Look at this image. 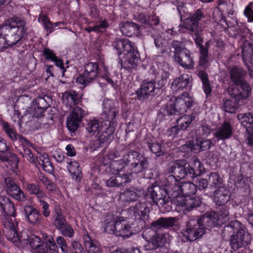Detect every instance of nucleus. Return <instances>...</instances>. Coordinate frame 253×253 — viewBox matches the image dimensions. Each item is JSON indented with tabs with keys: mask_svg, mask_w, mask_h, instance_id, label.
Listing matches in <instances>:
<instances>
[{
	"mask_svg": "<svg viewBox=\"0 0 253 253\" xmlns=\"http://www.w3.org/2000/svg\"><path fill=\"white\" fill-rule=\"evenodd\" d=\"M169 178L174 180L173 190L177 195L175 196L174 203L178 212L189 211L199 205V200L190 197L196 193L197 190V186L193 183L176 181L173 176H169Z\"/></svg>",
	"mask_w": 253,
	"mask_h": 253,
	"instance_id": "f257e3e1",
	"label": "nucleus"
},
{
	"mask_svg": "<svg viewBox=\"0 0 253 253\" xmlns=\"http://www.w3.org/2000/svg\"><path fill=\"white\" fill-rule=\"evenodd\" d=\"M83 72L76 79V82L84 87L90 85L98 79L103 81L102 84L115 87L116 84L111 78L108 68L104 65H99L97 62H90L84 66Z\"/></svg>",
	"mask_w": 253,
	"mask_h": 253,
	"instance_id": "f03ea898",
	"label": "nucleus"
},
{
	"mask_svg": "<svg viewBox=\"0 0 253 253\" xmlns=\"http://www.w3.org/2000/svg\"><path fill=\"white\" fill-rule=\"evenodd\" d=\"M119 57L122 68L129 71L134 69L140 60V54L135 44L129 40L122 39L113 43Z\"/></svg>",
	"mask_w": 253,
	"mask_h": 253,
	"instance_id": "7ed1b4c3",
	"label": "nucleus"
},
{
	"mask_svg": "<svg viewBox=\"0 0 253 253\" xmlns=\"http://www.w3.org/2000/svg\"><path fill=\"white\" fill-rule=\"evenodd\" d=\"M226 232H233L230 236V245L234 251L245 247L251 241V235L247 232L246 227L236 220L231 221L225 227L223 233Z\"/></svg>",
	"mask_w": 253,
	"mask_h": 253,
	"instance_id": "20e7f679",
	"label": "nucleus"
},
{
	"mask_svg": "<svg viewBox=\"0 0 253 253\" xmlns=\"http://www.w3.org/2000/svg\"><path fill=\"white\" fill-rule=\"evenodd\" d=\"M3 223L5 236L8 241L18 248H23L27 246V235L24 233L20 235L18 233L16 229L17 223L13 219L9 217L5 218Z\"/></svg>",
	"mask_w": 253,
	"mask_h": 253,
	"instance_id": "39448f33",
	"label": "nucleus"
},
{
	"mask_svg": "<svg viewBox=\"0 0 253 253\" xmlns=\"http://www.w3.org/2000/svg\"><path fill=\"white\" fill-rule=\"evenodd\" d=\"M27 245L30 244L35 253H59L58 248L55 241L51 236H47L46 242L35 235L29 237L27 235Z\"/></svg>",
	"mask_w": 253,
	"mask_h": 253,
	"instance_id": "423d86ee",
	"label": "nucleus"
},
{
	"mask_svg": "<svg viewBox=\"0 0 253 253\" xmlns=\"http://www.w3.org/2000/svg\"><path fill=\"white\" fill-rule=\"evenodd\" d=\"M175 170L181 172L184 177L185 174L189 175L191 178L196 177L202 174L205 171L203 165L198 159H191L187 163L185 159H177L175 162Z\"/></svg>",
	"mask_w": 253,
	"mask_h": 253,
	"instance_id": "0eeeda50",
	"label": "nucleus"
},
{
	"mask_svg": "<svg viewBox=\"0 0 253 253\" xmlns=\"http://www.w3.org/2000/svg\"><path fill=\"white\" fill-rule=\"evenodd\" d=\"M204 224L203 216L200 218L191 219L187 221L186 228L181 233L187 240L194 241L201 237L205 233Z\"/></svg>",
	"mask_w": 253,
	"mask_h": 253,
	"instance_id": "6e6552de",
	"label": "nucleus"
},
{
	"mask_svg": "<svg viewBox=\"0 0 253 253\" xmlns=\"http://www.w3.org/2000/svg\"><path fill=\"white\" fill-rule=\"evenodd\" d=\"M151 80L154 82L158 88L162 91V88L167 84L169 75V71H166L163 68V63L154 61L150 65L148 70Z\"/></svg>",
	"mask_w": 253,
	"mask_h": 253,
	"instance_id": "1a4fd4ad",
	"label": "nucleus"
},
{
	"mask_svg": "<svg viewBox=\"0 0 253 253\" xmlns=\"http://www.w3.org/2000/svg\"><path fill=\"white\" fill-rule=\"evenodd\" d=\"M212 142L211 140L206 139L204 137L198 136L196 134L195 139L193 143H189V145H184L180 147L182 152L184 151L185 153L183 156L184 158H197L192 153H195L194 150L198 149V151H204L208 150L211 146Z\"/></svg>",
	"mask_w": 253,
	"mask_h": 253,
	"instance_id": "9d476101",
	"label": "nucleus"
},
{
	"mask_svg": "<svg viewBox=\"0 0 253 253\" xmlns=\"http://www.w3.org/2000/svg\"><path fill=\"white\" fill-rule=\"evenodd\" d=\"M203 220L209 227L220 226L229 220V212L226 206L221 207L217 212L212 211L203 215Z\"/></svg>",
	"mask_w": 253,
	"mask_h": 253,
	"instance_id": "9b49d317",
	"label": "nucleus"
},
{
	"mask_svg": "<svg viewBox=\"0 0 253 253\" xmlns=\"http://www.w3.org/2000/svg\"><path fill=\"white\" fill-rule=\"evenodd\" d=\"M0 126L1 131L12 142L18 141L19 144H21L23 146L29 147L33 146V144L29 140L17 132L13 125L4 121L1 118H0Z\"/></svg>",
	"mask_w": 253,
	"mask_h": 253,
	"instance_id": "f8f14e48",
	"label": "nucleus"
},
{
	"mask_svg": "<svg viewBox=\"0 0 253 253\" xmlns=\"http://www.w3.org/2000/svg\"><path fill=\"white\" fill-rule=\"evenodd\" d=\"M162 91L156 86L151 80H144L141 84L139 88L135 91V97L140 101H144L150 96L159 95Z\"/></svg>",
	"mask_w": 253,
	"mask_h": 253,
	"instance_id": "ddd939ff",
	"label": "nucleus"
},
{
	"mask_svg": "<svg viewBox=\"0 0 253 253\" xmlns=\"http://www.w3.org/2000/svg\"><path fill=\"white\" fill-rule=\"evenodd\" d=\"M102 112L100 115L102 121H107L109 123L117 125V117L119 116V109L115 102L110 99H105L102 102Z\"/></svg>",
	"mask_w": 253,
	"mask_h": 253,
	"instance_id": "4468645a",
	"label": "nucleus"
},
{
	"mask_svg": "<svg viewBox=\"0 0 253 253\" xmlns=\"http://www.w3.org/2000/svg\"><path fill=\"white\" fill-rule=\"evenodd\" d=\"M194 100L188 92L184 91L171 104L176 115L185 114L192 106Z\"/></svg>",
	"mask_w": 253,
	"mask_h": 253,
	"instance_id": "2eb2a0df",
	"label": "nucleus"
},
{
	"mask_svg": "<svg viewBox=\"0 0 253 253\" xmlns=\"http://www.w3.org/2000/svg\"><path fill=\"white\" fill-rule=\"evenodd\" d=\"M84 115V111L82 108L76 107L68 117L66 127L71 132H75L78 128Z\"/></svg>",
	"mask_w": 253,
	"mask_h": 253,
	"instance_id": "dca6fc26",
	"label": "nucleus"
},
{
	"mask_svg": "<svg viewBox=\"0 0 253 253\" xmlns=\"http://www.w3.org/2000/svg\"><path fill=\"white\" fill-rule=\"evenodd\" d=\"M117 125L109 123L107 121H101L98 131V140L100 144L111 140Z\"/></svg>",
	"mask_w": 253,
	"mask_h": 253,
	"instance_id": "f3484780",
	"label": "nucleus"
},
{
	"mask_svg": "<svg viewBox=\"0 0 253 253\" xmlns=\"http://www.w3.org/2000/svg\"><path fill=\"white\" fill-rule=\"evenodd\" d=\"M237 118L246 129L249 145L253 147V114L250 112L240 113L238 115Z\"/></svg>",
	"mask_w": 253,
	"mask_h": 253,
	"instance_id": "a211bd4d",
	"label": "nucleus"
},
{
	"mask_svg": "<svg viewBox=\"0 0 253 253\" xmlns=\"http://www.w3.org/2000/svg\"><path fill=\"white\" fill-rule=\"evenodd\" d=\"M143 194L141 189L134 186H130L120 193L118 200L121 204L126 205L137 201Z\"/></svg>",
	"mask_w": 253,
	"mask_h": 253,
	"instance_id": "6ab92c4d",
	"label": "nucleus"
},
{
	"mask_svg": "<svg viewBox=\"0 0 253 253\" xmlns=\"http://www.w3.org/2000/svg\"><path fill=\"white\" fill-rule=\"evenodd\" d=\"M205 17L202 10L197 9L183 20L182 27L190 31H195L198 30L199 21Z\"/></svg>",
	"mask_w": 253,
	"mask_h": 253,
	"instance_id": "aec40b11",
	"label": "nucleus"
},
{
	"mask_svg": "<svg viewBox=\"0 0 253 253\" xmlns=\"http://www.w3.org/2000/svg\"><path fill=\"white\" fill-rule=\"evenodd\" d=\"M27 31L26 22L23 20V24L18 25L15 30L12 31V33L6 37L4 43L8 46H13L20 41L25 36Z\"/></svg>",
	"mask_w": 253,
	"mask_h": 253,
	"instance_id": "412c9836",
	"label": "nucleus"
},
{
	"mask_svg": "<svg viewBox=\"0 0 253 253\" xmlns=\"http://www.w3.org/2000/svg\"><path fill=\"white\" fill-rule=\"evenodd\" d=\"M174 59L181 66L186 69L193 68L195 63L191 52L185 48L180 52V54L174 56Z\"/></svg>",
	"mask_w": 253,
	"mask_h": 253,
	"instance_id": "4be33fe9",
	"label": "nucleus"
},
{
	"mask_svg": "<svg viewBox=\"0 0 253 253\" xmlns=\"http://www.w3.org/2000/svg\"><path fill=\"white\" fill-rule=\"evenodd\" d=\"M23 212L26 220L30 224L35 226L41 224L42 216L35 208L31 206H25L23 209Z\"/></svg>",
	"mask_w": 253,
	"mask_h": 253,
	"instance_id": "5701e85b",
	"label": "nucleus"
},
{
	"mask_svg": "<svg viewBox=\"0 0 253 253\" xmlns=\"http://www.w3.org/2000/svg\"><path fill=\"white\" fill-rule=\"evenodd\" d=\"M23 24V20L20 17H14L10 18L8 21V24H3L0 26V39H3L4 41L6 37L12 33V31L15 30L16 26Z\"/></svg>",
	"mask_w": 253,
	"mask_h": 253,
	"instance_id": "b1692460",
	"label": "nucleus"
},
{
	"mask_svg": "<svg viewBox=\"0 0 253 253\" xmlns=\"http://www.w3.org/2000/svg\"><path fill=\"white\" fill-rule=\"evenodd\" d=\"M82 96L79 92L73 89H70L63 93L62 103L67 107L73 108L78 105L81 101Z\"/></svg>",
	"mask_w": 253,
	"mask_h": 253,
	"instance_id": "393cba45",
	"label": "nucleus"
},
{
	"mask_svg": "<svg viewBox=\"0 0 253 253\" xmlns=\"http://www.w3.org/2000/svg\"><path fill=\"white\" fill-rule=\"evenodd\" d=\"M7 187V193L14 199L19 201H25L26 197L19 186L10 178L5 179Z\"/></svg>",
	"mask_w": 253,
	"mask_h": 253,
	"instance_id": "a878e982",
	"label": "nucleus"
},
{
	"mask_svg": "<svg viewBox=\"0 0 253 253\" xmlns=\"http://www.w3.org/2000/svg\"><path fill=\"white\" fill-rule=\"evenodd\" d=\"M192 87V84L190 82L189 75L188 74H182L176 78L171 84V88L174 91L185 90L187 92Z\"/></svg>",
	"mask_w": 253,
	"mask_h": 253,
	"instance_id": "bb28decb",
	"label": "nucleus"
},
{
	"mask_svg": "<svg viewBox=\"0 0 253 253\" xmlns=\"http://www.w3.org/2000/svg\"><path fill=\"white\" fill-rule=\"evenodd\" d=\"M167 241V235L163 234H155L148 240L145 246L146 250H153L162 248Z\"/></svg>",
	"mask_w": 253,
	"mask_h": 253,
	"instance_id": "cd10ccee",
	"label": "nucleus"
},
{
	"mask_svg": "<svg viewBox=\"0 0 253 253\" xmlns=\"http://www.w3.org/2000/svg\"><path fill=\"white\" fill-rule=\"evenodd\" d=\"M232 133V126L229 122L225 121L217 128L214 135L217 140H224L230 138Z\"/></svg>",
	"mask_w": 253,
	"mask_h": 253,
	"instance_id": "c85d7f7f",
	"label": "nucleus"
},
{
	"mask_svg": "<svg viewBox=\"0 0 253 253\" xmlns=\"http://www.w3.org/2000/svg\"><path fill=\"white\" fill-rule=\"evenodd\" d=\"M236 85L237 89L233 90L232 95L237 97L240 100H243L249 97L252 88L247 81L242 82Z\"/></svg>",
	"mask_w": 253,
	"mask_h": 253,
	"instance_id": "c756f323",
	"label": "nucleus"
},
{
	"mask_svg": "<svg viewBox=\"0 0 253 253\" xmlns=\"http://www.w3.org/2000/svg\"><path fill=\"white\" fill-rule=\"evenodd\" d=\"M119 222V223L117 224L116 236L128 238L133 234L131 224L127 223L123 217H120Z\"/></svg>",
	"mask_w": 253,
	"mask_h": 253,
	"instance_id": "7c9ffc66",
	"label": "nucleus"
},
{
	"mask_svg": "<svg viewBox=\"0 0 253 253\" xmlns=\"http://www.w3.org/2000/svg\"><path fill=\"white\" fill-rule=\"evenodd\" d=\"M120 217L112 213L107 214L105 217L103 226L105 232L115 235L117 231V224L119 223Z\"/></svg>",
	"mask_w": 253,
	"mask_h": 253,
	"instance_id": "2f4dec72",
	"label": "nucleus"
},
{
	"mask_svg": "<svg viewBox=\"0 0 253 253\" xmlns=\"http://www.w3.org/2000/svg\"><path fill=\"white\" fill-rule=\"evenodd\" d=\"M149 212V209L145 203H138L134 206L130 207L128 211V213L136 219H141L145 217Z\"/></svg>",
	"mask_w": 253,
	"mask_h": 253,
	"instance_id": "473e14b6",
	"label": "nucleus"
},
{
	"mask_svg": "<svg viewBox=\"0 0 253 253\" xmlns=\"http://www.w3.org/2000/svg\"><path fill=\"white\" fill-rule=\"evenodd\" d=\"M230 198V192L225 187H220L214 193V201L219 206H224Z\"/></svg>",
	"mask_w": 253,
	"mask_h": 253,
	"instance_id": "72a5a7b5",
	"label": "nucleus"
},
{
	"mask_svg": "<svg viewBox=\"0 0 253 253\" xmlns=\"http://www.w3.org/2000/svg\"><path fill=\"white\" fill-rule=\"evenodd\" d=\"M247 75V72L242 68L236 65L233 66L230 72V79L231 82L235 85L241 84L246 81L245 78Z\"/></svg>",
	"mask_w": 253,
	"mask_h": 253,
	"instance_id": "f704fd0d",
	"label": "nucleus"
},
{
	"mask_svg": "<svg viewBox=\"0 0 253 253\" xmlns=\"http://www.w3.org/2000/svg\"><path fill=\"white\" fill-rule=\"evenodd\" d=\"M67 168L69 172L72 175V179L74 180L76 182H80L82 178V173L79 164L78 162L71 159H67Z\"/></svg>",
	"mask_w": 253,
	"mask_h": 253,
	"instance_id": "c9c22d12",
	"label": "nucleus"
},
{
	"mask_svg": "<svg viewBox=\"0 0 253 253\" xmlns=\"http://www.w3.org/2000/svg\"><path fill=\"white\" fill-rule=\"evenodd\" d=\"M178 218L176 217L160 218L151 224V228L154 231L162 227L169 228L173 226L176 222Z\"/></svg>",
	"mask_w": 253,
	"mask_h": 253,
	"instance_id": "e433bc0d",
	"label": "nucleus"
},
{
	"mask_svg": "<svg viewBox=\"0 0 253 253\" xmlns=\"http://www.w3.org/2000/svg\"><path fill=\"white\" fill-rule=\"evenodd\" d=\"M120 28L122 34L127 37H132L139 31V26L138 24L129 21L122 23Z\"/></svg>",
	"mask_w": 253,
	"mask_h": 253,
	"instance_id": "4c0bfd02",
	"label": "nucleus"
},
{
	"mask_svg": "<svg viewBox=\"0 0 253 253\" xmlns=\"http://www.w3.org/2000/svg\"><path fill=\"white\" fill-rule=\"evenodd\" d=\"M198 116V114L193 111L190 115H184L176 120V125L178 126L180 130H185Z\"/></svg>",
	"mask_w": 253,
	"mask_h": 253,
	"instance_id": "58836bf2",
	"label": "nucleus"
},
{
	"mask_svg": "<svg viewBox=\"0 0 253 253\" xmlns=\"http://www.w3.org/2000/svg\"><path fill=\"white\" fill-rule=\"evenodd\" d=\"M158 192H160V188L158 186H151L148 188L147 192L146 194V197L147 199H152L153 203L158 205L159 203L162 204L164 203V199L163 198V196L160 194H158Z\"/></svg>",
	"mask_w": 253,
	"mask_h": 253,
	"instance_id": "ea45409f",
	"label": "nucleus"
},
{
	"mask_svg": "<svg viewBox=\"0 0 253 253\" xmlns=\"http://www.w3.org/2000/svg\"><path fill=\"white\" fill-rule=\"evenodd\" d=\"M240 100L236 96L231 94L228 99H225L222 105V109L226 112L232 113L238 109Z\"/></svg>",
	"mask_w": 253,
	"mask_h": 253,
	"instance_id": "a19ab883",
	"label": "nucleus"
},
{
	"mask_svg": "<svg viewBox=\"0 0 253 253\" xmlns=\"http://www.w3.org/2000/svg\"><path fill=\"white\" fill-rule=\"evenodd\" d=\"M0 206L2 211L9 216H15L13 203L7 197L0 196Z\"/></svg>",
	"mask_w": 253,
	"mask_h": 253,
	"instance_id": "79ce46f5",
	"label": "nucleus"
},
{
	"mask_svg": "<svg viewBox=\"0 0 253 253\" xmlns=\"http://www.w3.org/2000/svg\"><path fill=\"white\" fill-rule=\"evenodd\" d=\"M84 246L88 253H102L99 244L91 239L88 234L83 236Z\"/></svg>",
	"mask_w": 253,
	"mask_h": 253,
	"instance_id": "37998d69",
	"label": "nucleus"
},
{
	"mask_svg": "<svg viewBox=\"0 0 253 253\" xmlns=\"http://www.w3.org/2000/svg\"><path fill=\"white\" fill-rule=\"evenodd\" d=\"M46 110L40 107H37L31 104V107L28 108L27 111L29 114V121L27 123L32 124V122H37L39 119L44 116V113Z\"/></svg>",
	"mask_w": 253,
	"mask_h": 253,
	"instance_id": "c03bdc74",
	"label": "nucleus"
},
{
	"mask_svg": "<svg viewBox=\"0 0 253 253\" xmlns=\"http://www.w3.org/2000/svg\"><path fill=\"white\" fill-rule=\"evenodd\" d=\"M123 165L122 168H118L117 171L118 172L116 175H118V177L120 182V184L121 186H124L125 184L128 183L131 179V174L130 173H121V169L122 168H125V165H126V163H125L124 159H119L115 162V165Z\"/></svg>",
	"mask_w": 253,
	"mask_h": 253,
	"instance_id": "a18cd8bd",
	"label": "nucleus"
},
{
	"mask_svg": "<svg viewBox=\"0 0 253 253\" xmlns=\"http://www.w3.org/2000/svg\"><path fill=\"white\" fill-rule=\"evenodd\" d=\"M217 6L214 9L212 13V18L214 21L218 25L224 26V24L228 26L226 19L223 15L219 6L224 4L225 1L224 0H218Z\"/></svg>",
	"mask_w": 253,
	"mask_h": 253,
	"instance_id": "49530a36",
	"label": "nucleus"
},
{
	"mask_svg": "<svg viewBox=\"0 0 253 253\" xmlns=\"http://www.w3.org/2000/svg\"><path fill=\"white\" fill-rule=\"evenodd\" d=\"M176 115L171 104L167 105L166 107L161 108L158 113V118L161 120H168V117Z\"/></svg>",
	"mask_w": 253,
	"mask_h": 253,
	"instance_id": "de8ad7c7",
	"label": "nucleus"
},
{
	"mask_svg": "<svg viewBox=\"0 0 253 253\" xmlns=\"http://www.w3.org/2000/svg\"><path fill=\"white\" fill-rule=\"evenodd\" d=\"M252 50L253 49L251 47L247 48V51H245V48L242 49V59L244 64L247 66L248 69L250 77L253 78V70H250L248 65V62H250L252 58Z\"/></svg>",
	"mask_w": 253,
	"mask_h": 253,
	"instance_id": "09e8293b",
	"label": "nucleus"
},
{
	"mask_svg": "<svg viewBox=\"0 0 253 253\" xmlns=\"http://www.w3.org/2000/svg\"><path fill=\"white\" fill-rule=\"evenodd\" d=\"M47 99H49V97L47 95H44V96H39L32 102V104L37 107H40L44 110H46L49 106Z\"/></svg>",
	"mask_w": 253,
	"mask_h": 253,
	"instance_id": "8fccbe9b",
	"label": "nucleus"
},
{
	"mask_svg": "<svg viewBox=\"0 0 253 253\" xmlns=\"http://www.w3.org/2000/svg\"><path fill=\"white\" fill-rule=\"evenodd\" d=\"M39 179L48 191L52 192H56L58 191V188L56 185L47 177H45L43 173H41L39 175Z\"/></svg>",
	"mask_w": 253,
	"mask_h": 253,
	"instance_id": "3c124183",
	"label": "nucleus"
},
{
	"mask_svg": "<svg viewBox=\"0 0 253 253\" xmlns=\"http://www.w3.org/2000/svg\"><path fill=\"white\" fill-rule=\"evenodd\" d=\"M32 163L36 164L37 161L38 164L42 166L43 169L49 173L51 172L53 170V167L49 159H30Z\"/></svg>",
	"mask_w": 253,
	"mask_h": 253,
	"instance_id": "603ef678",
	"label": "nucleus"
},
{
	"mask_svg": "<svg viewBox=\"0 0 253 253\" xmlns=\"http://www.w3.org/2000/svg\"><path fill=\"white\" fill-rule=\"evenodd\" d=\"M137 162L132 163L131 166V169L133 172L136 173L141 172L145 168H146L148 165L147 159H143V160L139 161V159H136Z\"/></svg>",
	"mask_w": 253,
	"mask_h": 253,
	"instance_id": "864d4df0",
	"label": "nucleus"
},
{
	"mask_svg": "<svg viewBox=\"0 0 253 253\" xmlns=\"http://www.w3.org/2000/svg\"><path fill=\"white\" fill-rule=\"evenodd\" d=\"M209 183L210 185L214 187H218V188L222 184V179L216 172H211L209 176Z\"/></svg>",
	"mask_w": 253,
	"mask_h": 253,
	"instance_id": "5fc2aeb1",
	"label": "nucleus"
},
{
	"mask_svg": "<svg viewBox=\"0 0 253 253\" xmlns=\"http://www.w3.org/2000/svg\"><path fill=\"white\" fill-rule=\"evenodd\" d=\"M100 126V125H99L98 121L96 119H93L90 120L88 123L86 129L89 133H92V135H94L96 132L98 134Z\"/></svg>",
	"mask_w": 253,
	"mask_h": 253,
	"instance_id": "6e6d98bb",
	"label": "nucleus"
},
{
	"mask_svg": "<svg viewBox=\"0 0 253 253\" xmlns=\"http://www.w3.org/2000/svg\"><path fill=\"white\" fill-rule=\"evenodd\" d=\"M59 230L61 234L65 237L72 238L74 235V230L68 223L62 227Z\"/></svg>",
	"mask_w": 253,
	"mask_h": 253,
	"instance_id": "4d7b16f0",
	"label": "nucleus"
},
{
	"mask_svg": "<svg viewBox=\"0 0 253 253\" xmlns=\"http://www.w3.org/2000/svg\"><path fill=\"white\" fill-rule=\"evenodd\" d=\"M149 147L151 152L155 154L156 157H160L164 154L162 146L159 143H149Z\"/></svg>",
	"mask_w": 253,
	"mask_h": 253,
	"instance_id": "13d9d810",
	"label": "nucleus"
},
{
	"mask_svg": "<svg viewBox=\"0 0 253 253\" xmlns=\"http://www.w3.org/2000/svg\"><path fill=\"white\" fill-rule=\"evenodd\" d=\"M56 242L62 252L68 253L69 248L65 238L62 236H58L56 238Z\"/></svg>",
	"mask_w": 253,
	"mask_h": 253,
	"instance_id": "bf43d9fd",
	"label": "nucleus"
},
{
	"mask_svg": "<svg viewBox=\"0 0 253 253\" xmlns=\"http://www.w3.org/2000/svg\"><path fill=\"white\" fill-rule=\"evenodd\" d=\"M183 42L182 41L173 40L171 43V47L174 49V56H176L180 54L183 49L185 48L182 46Z\"/></svg>",
	"mask_w": 253,
	"mask_h": 253,
	"instance_id": "052dcab7",
	"label": "nucleus"
},
{
	"mask_svg": "<svg viewBox=\"0 0 253 253\" xmlns=\"http://www.w3.org/2000/svg\"><path fill=\"white\" fill-rule=\"evenodd\" d=\"M42 53L43 56L46 60L52 62L57 57L54 51L48 47L44 48Z\"/></svg>",
	"mask_w": 253,
	"mask_h": 253,
	"instance_id": "680f3d73",
	"label": "nucleus"
},
{
	"mask_svg": "<svg viewBox=\"0 0 253 253\" xmlns=\"http://www.w3.org/2000/svg\"><path fill=\"white\" fill-rule=\"evenodd\" d=\"M193 33L192 37L198 47L203 45V39L201 37L202 32L197 30L195 31H190Z\"/></svg>",
	"mask_w": 253,
	"mask_h": 253,
	"instance_id": "e2e57ef3",
	"label": "nucleus"
},
{
	"mask_svg": "<svg viewBox=\"0 0 253 253\" xmlns=\"http://www.w3.org/2000/svg\"><path fill=\"white\" fill-rule=\"evenodd\" d=\"M244 14L247 17L248 22H253V2H250L246 7Z\"/></svg>",
	"mask_w": 253,
	"mask_h": 253,
	"instance_id": "0e129e2a",
	"label": "nucleus"
},
{
	"mask_svg": "<svg viewBox=\"0 0 253 253\" xmlns=\"http://www.w3.org/2000/svg\"><path fill=\"white\" fill-rule=\"evenodd\" d=\"M148 21L146 23V25L150 27H153L154 26H157L160 23V19L158 16H156V13L153 12L151 16H149Z\"/></svg>",
	"mask_w": 253,
	"mask_h": 253,
	"instance_id": "69168bd1",
	"label": "nucleus"
},
{
	"mask_svg": "<svg viewBox=\"0 0 253 253\" xmlns=\"http://www.w3.org/2000/svg\"><path fill=\"white\" fill-rule=\"evenodd\" d=\"M71 253H85L82 246L77 241H73L71 244Z\"/></svg>",
	"mask_w": 253,
	"mask_h": 253,
	"instance_id": "338daca9",
	"label": "nucleus"
},
{
	"mask_svg": "<svg viewBox=\"0 0 253 253\" xmlns=\"http://www.w3.org/2000/svg\"><path fill=\"white\" fill-rule=\"evenodd\" d=\"M120 182L118 175L116 174L114 176L111 177L106 181V184L107 186L109 187H118L121 186Z\"/></svg>",
	"mask_w": 253,
	"mask_h": 253,
	"instance_id": "774afa93",
	"label": "nucleus"
}]
</instances>
